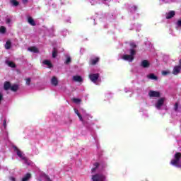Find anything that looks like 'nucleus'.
Here are the masks:
<instances>
[{"instance_id":"f257e3e1","label":"nucleus","mask_w":181,"mask_h":181,"mask_svg":"<svg viewBox=\"0 0 181 181\" xmlns=\"http://www.w3.org/2000/svg\"><path fill=\"white\" fill-rule=\"evenodd\" d=\"M181 159V153L177 152L174 155V159L171 160L170 163L173 166H176L177 168H181V165L180 164Z\"/></svg>"},{"instance_id":"f03ea898","label":"nucleus","mask_w":181,"mask_h":181,"mask_svg":"<svg viewBox=\"0 0 181 181\" xmlns=\"http://www.w3.org/2000/svg\"><path fill=\"white\" fill-rule=\"evenodd\" d=\"M93 181H104L105 180V176L102 174H95L92 176Z\"/></svg>"},{"instance_id":"7ed1b4c3","label":"nucleus","mask_w":181,"mask_h":181,"mask_svg":"<svg viewBox=\"0 0 181 181\" xmlns=\"http://www.w3.org/2000/svg\"><path fill=\"white\" fill-rule=\"evenodd\" d=\"M89 78L92 83H97V81L100 78V74H89Z\"/></svg>"},{"instance_id":"20e7f679","label":"nucleus","mask_w":181,"mask_h":181,"mask_svg":"<svg viewBox=\"0 0 181 181\" xmlns=\"http://www.w3.org/2000/svg\"><path fill=\"white\" fill-rule=\"evenodd\" d=\"M13 148H14L15 152H16V154L19 156V158H21L23 160H25V162H27L28 159L26 158V157H23V153H22V151H21V150H19L18 147L14 146Z\"/></svg>"},{"instance_id":"39448f33","label":"nucleus","mask_w":181,"mask_h":181,"mask_svg":"<svg viewBox=\"0 0 181 181\" xmlns=\"http://www.w3.org/2000/svg\"><path fill=\"white\" fill-rule=\"evenodd\" d=\"M163 103H165V98H160L157 103L156 104V107L157 110H160V107L163 105Z\"/></svg>"},{"instance_id":"423d86ee","label":"nucleus","mask_w":181,"mask_h":181,"mask_svg":"<svg viewBox=\"0 0 181 181\" xmlns=\"http://www.w3.org/2000/svg\"><path fill=\"white\" fill-rule=\"evenodd\" d=\"M123 60H127V62H129L130 63H132L134 61V57H132V55L129 54H124L122 56Z\"/></svg>"},{"instance_id":"0eeeda50","label":"nucleus","mask_w":181,"mask_h":181,"mask_svg":"<svg viewBox=\"0 0 181 181\" xmlns=\"http://www.w3.org/2000/svg\"><path fill=\"white\" fill-rule=\"evenodd\" d=\"M149 66H151L149 61L146 59H144L143 61H141V66L143 67L144 69H148Z\"/></svg>"},{"instance_id":"6e6552de","label":"nucleus","mask_w":181,"mask_h":181,"mask_svg":"<svg viewBox=\"0 0 181 181\" xmlns=\"http://www.w3.org/2000/svg\"><path fill=\"white\" fill-rule=\"evenodd\" d=\"M149 97H157L159 98L160 97V93L155 90H150L148 93Z\"/></svg>"},{"instance_id":"1a4fd4ad","label":"nucleus","mask_w":181,"mask_h":181,"mask_svg":"<svg viewBox=\"0 0 181 181\" xmlns=\"http://www.w3.org/2000/svg\"><path fill=\"white\" fill-rule=\"evenodd\" d=\"M180 70H181V66L177 65L174 66V69L173 70V74H174V76H177V74H179V73H180Z\"/></svg>"},{"instance_id":"9d476101","label":"nucleus","mask_w":181,"mask_h":181,"mask_svg":"<svg viewBox=\"0 0 181 181\" xmlns=\"http://www.w3.org/2000/svg\"><path fill=\"white\" fill-rule=\"evenodd\" d=\"M175 15H176V12H175V11H170V12L166 13L165 18L166 19H172Z\"/></svg>"},{"instance_id":"9b49d317","label":"nucleus","mask_w":181,"mask_h":181,"mask_svg":"<svg viewBox=\"0 0 181 181\" xmlns=\"http://www.w3.org/2000/svg\"><path fill=\"white\" fill-rule=\"evenodd\" d=\"M100 62V57H95L94 59H90L89 63L92 66H95Z\"/></svg>"},{"instance_id":"f8f14e48","label":"nucleus","mask_w":181,"mask_h":181,"mask_svg":"<svg viewBox=\"0 0 181 181\" xmlns=\"http://www.w3.org/2000/svg\"><path fill=\"white\" fill-rule=\"evenodd\" d=\"M51 84L52 86H54V87L57 86L59 84V80H57V78L56 76H53L51 79Z\"/></svg>"},{"instance_id":"ddd939ff","label":"nucleus","mask_w":181,"mask_h":181,"mask_svg":"<svg viewBox=\"0 0 181 181\" xmlns=\"http://www.w3.org/2000/svg\"><path fill=\"white\" fill-rule=\"evenodd\" d=\"M11 82L9 81H6L4 82V88L6 91H8V90L11 89Z\"/></svg>"},{"instance_id":"4468645a","label":"nucleus","mask_w":181,"mask_h":181,"mask_svg":"<svg viewBox=\"0 0 181 181\" xmlns=\"http://www.w3.org/2000/svg\"><path fill=\"white\" fill-rule=\"evenodd\" d=\"M73 80H74V81H76L78 83L83 82V78H81V76H74L73 77Z\"/></svg>"},{"instance_id":"2eb2a0df","label":"nucleus","mask_w":181,"mask_h":181,"mask_svg":"<svg viewBox=\"0 0 181 181\" xmlns=\"http://www.w3.org/2000/svg\"><path fill=\"white\" fill-rule=\"evenodd\" d=\"M28 22L31 26H36V23L35 22V20L32 17L28 18Z\"/></svg>"},{"instance_id":"dca6fc26","label":"nucleus","mask_w":181,"mask_h":181,"mask_svg":"<svg viewBox=\"0 0 181 181\" xmlns=\"http://www.w3.org/2000/svg\"><path fill=\"white\" fill-rule=\"evenodd\" d=\"M6 64L8 65V67H11L12 69H15V67H16V64L12 61H6Z\"/></svg>"},{"instance_id":"f3484780","label":"nucleus","mask_w":181,"mask_h":181,"mask_svg":"<svg viewBox=\"0 0 181 181\" xmlns=\"http://www.w3.org/2000/svg\"><path fill=\"white\" fill-rule=\"evenodd\" d=\"M28 50L33 53H39V49H37L36 47H28Z\"/></svg>"},{"instance_id":"a211bd4d","label":"nucleus","mask_w":181,"mask_h":181,"mask_svg":"<svg viewBox=\"0 0 181 181\" xmlns=\"http://www.w3.org/2000/svg\"><path fill=\"white\" fill-rule=\"evenodd\" d=\"M42 63L43 64L48 66L49 69H52V67H53V64H52V62H50L49 60H44Z\"/></svg>"},{"instance_id":"6ab92c4d","label":"nucleus","mask_w":181,"mask_h":181,"mask_svg":"<svg viewBox=\"0 0 181 181\" xmlns=\"http://www.w3.org/2000/svg\"><path fill=\"white\" fill-rule=\"evenodd\" d=\"M11 47H12V42H11V40H7L5 45V49H6L7 50H9V49H11Z\"/></svg>"},{"instance_id":"aec40b11","label":"nucleus","mask_w":181,"mask_h":181,"mask_svg":"<svg viewBox=\"0 0 181 181\" xmlns=\"http://www.w3.org/2000/svg\"><path fill=\"white\" fill-rule=\"evenodd\" d=\"M10 90H11V91H13L14 93H16V91L19 90V86L16 85V84H14V85L11 86Z\"/></svg>"},{"instance_id":"412c9836","label":"nucleus","mask_w":181,"mask_h":181,"mask_svg":"<svg viewBox=\"0 0 181 181\" xmlns=\"http://www.w3.org/2000/svg\"><path fill=\"white\" fill-rule=\"evenodd\" d=\"M31 175L30 173H27L23 178H22V181H28L30 179L31 177Z\"/></svg>"},{"instance_id":"4be33fe9","label":"nucleus","mask_w":181,"mask_h":181,"mask_svg":"<svg viewBox=\"0 0 181 181\" xmlns=\"http://www.w3.org/2000/svg\"><path fill=\"white\" fill-rule=\"evenodd\" d=\"M147 77L151 80H158V76H155L154 74H150Z\"/></svg>"},{"instance_id":"5701e85b","label":"nucleus","mask_w":181,"mask_h":181,"mask_svg":"<svg viewBox=\"0 0 181 181\" xmlns=\"http://www.w3.org/2000/svg\"><path fill=\"white\" fill-rule=\"evenodd\" d=\"M57 49L56 47L53 48L52 50V57L53 59H56V57H57Z\"/></svg>"},{"instance_id":"b1692460","label":"nucleus","mask_w":181,"mask_h":181,"mask_svg":"<svg viewBox=\"0 0 181 181\" xmlns=\"http://www.w3.org/2000/svg\"><path fill=\"white\" fill-rule=\"evenodd\" d=\"M10 3L13 6H18L19 5V1L16 0H10Z\"/></svg>"},{"instance_id":"393cba45","label":"nucleus","mask_w":181,"mask_h":181,"mask_svg":"<svg viewBox=\"0 0 181 181\" xmlns=\"http://www.w3.org/2000/svg\"><path fill=\"white\" fill-rule=\"evenodd\" d=\"M0 33H1V35H5V33H6V28H5V26L0 27Z\"/></svg>"},{"instance_id":"a878e982","label":"nucleus","mask_w":181,"mask_h":181,"mask_svg":"<svg viewBox=\"0 0 181 181\" xmlns=\"http://www.w3.org/2000/svg\"><path fill=\"white\" fill-rule=\"evenodd\" d=\"M99 166H100V164L98 163H95L94 168H92V172H95V170H97Z\"/></svg>"},{"instance_id":"bb28decb","label":"nucleus","mask_w":181,"mask_h":181,"mask_svg":"<svg viewBox=\"0 0 181 181\" xmlns=\"http://www.w3.org/2000/svg\"><path fill=\"white\" fill-rule=\"evenodd\" d=\"M136 54V51H135V49H130V56L134 57V56H135Z\"/></svg>"},{"instance_id":"cd10ccee","label":"nucleus","mask_w":181,"mask_h":181,"mask_svg":"<svg viewBox=\"0 0 181 181\" xmlns=\"http://www.w3.org/2000/svg\"><path fill=\"white\" fill-rule=\"evenodd\" d=\"M69 63H71V58L70 57H68L65 62V64H69Z\"/></svg>"},{"instance_id":"c85d7f7f","label":"nucleus","mask_w":181,"mask_h":181,"mask_svg":"<svg viewBox=\"0 0 181 181\" xmlns=\"http://www.w3.org/2000/svg\"><path fill=\"white\" fill-rule=\"evenodd\" d=\"M74 103H75L76 104H78V103H81V100L78 99V98H74L73 99Z\"/></svg>"},{"instance_id":"c756f323","label":"nucleus","mask_w":181,"mask_h":181,"mask_svg":"<svg viewBox=\"0 0 181 181\" xmlns=\"http://www.w3.org/2000/svg\"><path fill=\"white\" fill-rule=\"evenodd\" d=\"M178 108H179V103H175V104L174 105V110L177 111Z\"/></svg>"},{"instance_id":"7c9ffc66","label":"nucleus","mask_w":181,"mask_h":181,"mask_svg":"<svg viewBox=\"0 0 181 181\" xmlns=\"http://www.w3.org/2000/svg\"><path fill=\"white\" fill-rule=\"evenodd\" d=\"M130 46L132 47V49L136 48V44H135V42H131Z\"/></svg>"},{"instance_id":"2f4dec72","label":"nucleus","mask_w":181,"mask_h":181,"mask_svg":"<svg viewBox=\"0 0 181 181\" xmlns=\"http://www.w3.org/2000/svg\"><path fill=\"white\" fill-rule=\"evenodd\" d=\"M30 81H31L30 78H28L26 79V84H27V86H30Z\"/></svg>"},{"instance_id":"473e14b6","label":"nucleus","mask_w":181,"mask_h":181,"mask_svg":"<svg viewBox=\"0 0 181 181\" xmlns=\"http://www.w3.org/2000/svg\"><path fill=\"white\" fill-rule=\"evenodd\" d=\"M168 74H169V71H162V75L163 76H168Z\"/></svg>"},{"instance_id":"72a5a7b5","label":"nucleus","mask_w":181,"mask_h":181,"mask_svg":"<svg viewBox=\"0 0 181 181\" xmlns=\"http://www.w3.org/2000/svg\"><path fill=\"white\" fill-rule=\"evenodd\" d=\"M78 117L80 121H81L82 122H83V121H84V120L83 119V116H81V114H78Z\"/></svg>"},{"instance_id":"f704fd0d","label":"nucleus","mask_w":181,"mask_h":181,"mask_svg":"<svg viewBox=\"0 0 181 181\" xmlns=\"http://www.w3.org/2000/svg\"><path fill=\"white\" fill-rule=\"evenodd\" d=\"M177 25L179 27H181V20L180 19L177 21Z\"/></svg>"},{"instance_id":"c9c22d12","label":"nucleus","mask_w":181,"mask_h":181,"mask_svg":"<svg viewBox=\"0 0 181 181\" xmlns=\"http://www.w3.org/2000/svg\"><path fill=\"white\" fill-rule=\"evenodd\" d=\"M2 100H4V95H2V93H0V105Z\"/></svg>"},{"instance_id":"e433bc0d","label":"nucleus","mask_w":181,"mask_h":181,"mask_svg":"<svg viewBox=\"0 0 181 181\" xmlns=\"http://www.w3.org/2000/svg\"><path fill=\"white\" fill-rule=\"evenodd\" d=\"M11 22V18H6V23H7L8 25V23H10Z\"/></svg>"},{"instance_id":"4c0bfd02","label":"nucleus","mask_w":181,"mask_h":181,"mask_svg":"<svg viewBox=\"0 0 181 181\" xmlns=\"http://www.w3.org/2000/svg\"><path fill=\"white\" fill-rule=\"evenodd\" d=\"M3 126L4 128H6V119H4L3 122Z\"/></svg>"},{"instance_id":"58836bf2","label":"nucleus","mask_w":181,"mask_h":181,"mask_svg":"<svg viewBox=\"0 0 181 181\" xmlns=\"http://www.w3.org/2000/svg\"><path fill=\"white\" fill-rule=\"evenodd\" d=\"M9 180H11V181H16V179L14 177H9Z\"/></svg>"},{"instance_id":"ea45409f","label":"nucleus","mask_w":181,"mask_h":181,"mask_svg":"<svg viewBox=\"0 0 181 181\" xmlns=\"http://www.w3.org/2000/svg\"><path fill=\"white\" fill-rule=\"evenodd\" d=\"M74 112L75 114H76V115H78V114H80V112H78V110L77 109H74Z\"/></svg>"},{"instance_id":"a19ab883","label":"nucleus","mask_w":181,"mask_h":181,"mask_svg":"<svg viewBox=\"0 0 181 181\" xmlns=\"http://www.w3.org/2000/svg\"><path fill=\"white\" fill-rule=\"evenodd\" d=\"M132 8V9H134V11H136V9H138V7H136V6H134Z\"/></svg>"},{"instance_id":"79ce46f5","label":"nucleus","mask_w":181,"mask_h":181,"mask_svg":"<svg viewBox=\"0 0 181 181\" xmlns=\"http://www.w3.org/2000/svg\"><path fill=\"white\" fill-rule=\"evenodd\" d=\"M23 4H28V0H23Z\"/></svg>"},{"instance_id":"37998d69","label":"nucleus","mask_w":181,"mask_h":181,"mask_svg":"<svg viewBox=\"0 0 181 181\" xmlns=\"http://www.w3.org/2000/svg\"><path fill=\"white\" fill-rule=\"evenodd\" d=\"M47 181H52V180H50V178L49 177H47Z\"/></svg>"}]
</instances>
